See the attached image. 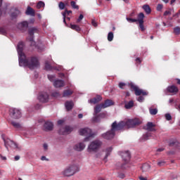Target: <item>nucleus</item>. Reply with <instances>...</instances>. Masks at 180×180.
I'll return each mask as SVG.
<instances>
[{"instance_id":"obj_28","label":"nucleus","mask_w":180,"mask_h":180,"mask_svg":"<svg viewBox=\"0 0 180 180\" xmlns=\"http://www.w3.org/2000/svg\"><path fill=\"white\" fill-rule=\"evenodd\" d=\"M70 29H72V30H75L76 32H81V27L77 25H70Z\"/></svg>"},{"instance_id":"obj_36","label":"nucleus","mask_w":180,"mask_h":180,"mask_svg":"<svg viewBox=\"0 0 180 180\" xmlns=\"http://www.w3.org/2000/svg\"><path fill=\"white\" fill-rule=\"evenodd\" d=\"M11 124H13V127H15V129H20L21 127V125L19 122H12Z\"/></svg>"},{"instance_id":"obj_16","label":"nucleus","mask_w":180,"mask_h":180,"mask_svg":"<svg viewBox=\"0 0 180 180\" xmlns=\"http://www.w3.org/2000/svg\"><path fill=\"white\" fill-rule=\"evenodd\" d=\"M122 158L125 162H129L130 161V153L129 152H125L122 154Z\"/></svg>"},{"instance_id":"obj_54","label":"nucleus","mask_w":180,"mask_h":180,"mask_svg":"<svg viewBox=\"0 0 180 180\" xmlns=\"http://www.w3.org/2000/svg\"><path fill=\"white\" fill-rule=\"evenodd\" d=\"M126 86V84L123 83V82H121L119 84V86L120 88H121V89H123V86Z\"/></svg>"},{"instance_id":"obj_39","label":"nucleus","mask_w":180,"mask_h":180,"mask_svg":"<svg viewBox=\"0 0 180 180\" xmlns=\"http://www.w3.org/2000/svg\"><path fill=\"white\" fill-rule=\"evenodd\" d=\"M45 70H46L47 71L51 70V66L50 65V63H49L48 61L45 63Z\"/></svg>"},{"instance_id":"obj_44","label":"nucleus","mask_w":180,"mask_h":180,"mask_svg":"<svg viewBox=\"0 0 180 180\" xmlns=\"http://www.w3.org/2000/svg\"><path fill=\"white\" fill-rule=\"evenodd\" d=\"M48 78H49V81L53 82V81H54V79H56V76L51 75H48Z\"/></svg>"},{"instance_id":"obj_12","label":"nucleus","mask_w":180,"mask_h":180,"mask_svg":"<svg viewBox=\"0 0 180 180\" xmlns=\"http://www.w3.org/2000/svg\"><path fill=\"white\" fill-rule=\"evenodd\" d=\"M85 148V143L83 142L79 143L74 146V150L76 151H82Z\"/></svg>"},{"instance_id":"obj_18","label":"nucleus","mask_w":180,"mask_h":180,"mask_svg":"<svg viewBox=\"0 0 180 180\" xmlns=\"http://www.w3.org/2000/svg\"><path fill=\"white\" fill-rule=\"evenodd\" d=\"M155 124H153V122H148L146 125V129L148 131H155Z\"/></svg>"},{"instance_id":"obj_22","label":"nucleus","mask_w":180,"mask_h":180,"mask_svg":"<svg viewBox=\"0 0 180 180\" xmlns=\"http://www.w3.org/2000/svg\"><path fill=\"white\" fill-rule=\"evenodd\" d=\"M25 13L26 15H29L30 16H34V10L30 6H28L27 11H25Z\"/></svg>"},{"instance_id":"obj_43","label":"nucleus","mask_w":180,"mask_h":180,"mask_svg":"<svg viewBox=\"0 0 180 180\" xmlns=\"http://www.w3.org/2000/svg\"><path fill=\"white\" fill-rule=\"evenodd\" d=\"M71 6L73 8V9H78V6L75 1H71Z\"/></svg>"},{"instance_id":"obj_57","label":"nucleus","mask_w":180,"mask_h":180,"mask_svg":"<svg viewBox=\"0 0 180 180\" xmlns=\"http://www.w3.org/2000/svg\"><path fill=\"white\" fill-rule=\"evenodd\" d=\"M63 123H64V120H58V124H63Z\"/></svg>"},{"instance_id":"obj_1","label":"nucleus","mask_w":180,"mask_h":180,"mask_svg":"<svg viewBox=\"0 0 180 180\" xmlns=\"http://www.w3.org/2000/svg\"><path fill=\"white\" fill-rule=\"evenodd\" d=\"M23 42H19L17 46V51L18 53V60L20 67H28L30 70H36L40 66V63L37 57H31L28 59L23 53Z\"/></svg>"},{"instance_id":"obj_58","label":"nucleus","mask_w":180,"mask_h":180,"mask_svg":"<svg viewBox=\"0 0 180 180\" xmlns=\"http://www.w3.org/2000/svg\"><path fill=\"white\" fill-rule=\"evenodd\" d=\"M44 150H47V148H49V145H47V143H44Z\"/></svg>"},{"instance_id":"obj_31","label":"nucleus","mask_w":180,"mask_h":180,"mask_svg":"<svg viewBox=\"0 0 180 180\" xmlns=\"http://www.w3.org/2000/svg\"><path fill=\"white\" fill-rule=\"evenodd\" d=\"M149 112H150V115H157V113H158V110L157 108H149Z\"/></svg>"},{"instance_id":"obj_62","label":"nucleus","mask_w":180,"mask_h":180,"mask_svg":"<svg viewBox=\"0 0 180 180\" xmlns=\"http://www.w3.org/2000/svg\"><path fill=\"white\" fill-rule=\"evenodd\" d=\"M139 179L140 180H147V178H144V177H143V176H139Z\"/></svg>"},{"instance_id":"obj_19","label":"nucleus","mask_w":180,"mask_h":180,"mask_svg":"<svg viewBox=\"0 0 180 180\" xmlns=\"http://www.w3.org/2000/svg\"><path fill=\"white\" fill-rule=\"evenodd\" d=\"M102 101V97L101 96H98L96 98H94L93 99H91L89 101V103H98V102H101Z\"/></svg>"},{"instance_id":"obj_6","label":"nucleus","mask_w":180,"mask_h":180,"mask_svg":"<svg viewBox=\"0 0 180 180\" xmlns=\"http://www.w3.org/2000/svg\"><path fill=\"white\" fill-rule=\"evenodd\" d=\"M77 165H70L62 172L63 176H72L77 172Z\"/></svg>"},{"instance_id":"obj_30","label":"nucleus","mask_w":180,"mask_h":180,"mask_svg":"<svg viewBox=\"0 0 180 180\" xmlns=\"http://www.w3.org/2000/svg\"><path fill=\"white\" fill-rule=\"evenodd\" d=\"M133 106H134V103L132 101H131L125 104L126 109H131V108H133Z\"/></svg>"},{"instance_id":"obj_42","label":"nucleus","mask_w":180,"mask_h":180,"mask_svg":"<svg viewBox=\"0 0 180 180\" xmlns=\"http://www.w3.org/2000/svg\"><path fill=\"white\" fill-rule=\"evenodd\" d=\"M127 20L129 23H134V22H137V19H133V18H127Z\"/></svg>"},{"instance_id":"obj_35","label":"nucleus","mask_w":180,"mask_h":180,"mask_svg":"<svg viewBox=\"0 0 180 180\" xmlns=\"http://www.w3.org/2000/svg\"><path fill=\"white\" fill-rule=\"evenodd\" d=\"M18 15H20V11H19V10H15V12L11 14V18L13 19L18 16Z\"/></svg>"},{"instance_id":"obj_27","label":"nucleus","mask_w":180,"mask_h":180,"mask_svg":"<svg viewBox=\"0 0 180 180\" xmlns=\"http://www.w3.org/2000/svg\"><path fill=\"white\" fill-rule=\"evenodd\" d=\"M71 95H72V91H71V90H66V91H64L63 96L64 98H67V97H68V96H70Z\"/></svg>"},{"instance_id":"obj_37","label":"nucleus","mask_w":180,"mask_h":180,"mask_svg":"<svg viewBox=\"0 0 180 180\" xmlns=\"http://www.w3.org/2000/svg\"><path fill=\"white\" fill-rule=\"evenodd\" d=\"M113 32H110L108 34V41H112L113 40Z\"/></svg>"},{"instance_id":"obj_38","label":"nucleus","mask_w":180,"mask_h":180,"mask_svg":"<svg viewBox=\"0 0 180 180\" xmlns=\"http://www.w3.org/2000/svg\"><path fill=\"white\" fill-rule=\"evenodd\" d=\"M44 2L43 1H39L37 5V9H40V8H44Z\"/></svg>"},{"instance_id":"obj_33","label":"nucleus","mask_w":180,"mask_h":180,"mask_svg":"<svg viewBox=\"0 0 180 180\" xmlns=\"http://www.w3.org/2000/svg\"><path fill=\"white\" fill-rule=\"evenodd\" d=\"M112 147H109L105 150V158H108L109 155H110V153H112Z\"/></svg>"},{"instance_id":"obj_51","label":"nucleus","mask_w":180,"mask_h":180,"mask_svg":"<svg viewBox=\"0 0 180 180\" xmlns=\"http://www.w3.org/2000/svg\"><path fill=\"white\" fill-rule=\"evenodd\" d=\"M83 19H84V15L82 14H81L79 15V18L77 19V23H79V21H81Z\"/></svg>"},{"instance_id":"obj_9","label":"nucleus","mask_w":180,"mask_h":180,"mask_svg":"<svg viewBox=\"0 0 180 180\" xmlns=\"http://www.w3.org/2000/svg\"><path fill=\"white\" fill-rule=\"evenodd\" d=\"M130 87L135 91V95H136V96H140V95H143L144 96L147 95V93L144 91V90L139 89L137 86L133 84V83H131Z\"/></svg>"},{"instance_id":"obj_14","label":"nucleus","mask_w":180,"mask_h":180,"mask_svg":"<svg viewBox=\"0 0 180 180\" xmlns=\"http://www.w3.org/2000/svg\"><path fill=\"white\" fill-rule=\"evenodd\" d=\"M53 86H55V88H61L64 86V81L60 79L55 80L53 82Z\"/></svg>"},{"instance_id":"obj_40","label":"nucleus","mask_w":180,"mask_h":180,"mask_svg":"<svg viewBox=\"0 0 180 180\" xmlns=\"http://www.w3.org/2000/svg\"><path fill=\"white\" fill-rule=\"evenodd\" d=\"M174 32L175 34H179L180 33V27H176L174 28Z\"/></svg>"},{"instance_id":"obj_13","label":"nucleus","mask_w":180,"mask_h":180,"mask_svg":"<svg viewBox=\"0 0 180 180\" xmlns=\"http://www.w3.org/2000/svg\"><path fill=\"white\" fill-rule=\"evenodd\" d=\"M18 27L20 30L27 29V27H29V22H27V21H23L18 25Z\"/></svg>"},{"instance_id":"obj_52","label":"nucleus","mask_w":180,"mask_h":180,"mask_svg":"<svg viewBox=\"0 0 180 180\" xmlns=\"http://www.w3.org/2000/svg\"><path fill=\"white\" fill-rule=\"evenodd\" d=\"M164 164H165V162H164V161H160V162H158V165L159 167H162V165H164Z\"/></svg>"},{"instance_id":"obj_47","label":"nucleus","mask_w":180,"mask_h":180,"mask_svg":"<svg viewBox=\"0 0 180 180\" xmlns=\"http://www.w3.org/2000/svg\"><path fill=\"white\" fill-rule=\"evenodd\" d=\"M139 27L142 32H144L145 28L144 25H143L144 22H139Z\"/></svg>"},{"instance_id":"obj_3","label":"nucleus","mask_w":180,"mask_h":180,"mask_svg":"<svg viewBox=\"0 0 180 180\" xmlns=\"http://www.w3.org/2000/svg\"><path fill=\"white\" fill-rule=\"evenodd\" d=\"M117 130H120L119 129V126L116 122H114L112 124L111 129L108 131L106 133L102 134V138L105 139V140H112L113 137H115V133L117 131Z\"/></svg>"},{"instance_id":"obj_21","label":"nucleus","mask_w":180,"mask_h":180,"mask_svg":"<svg viewBox=\"0 0 180 180\" xmlns=\"http://www.w3.org/2000/svg\"><path fill=\"white\" fill-rule=\"evenodd\" d=\"M113 105V101L112 100H106L104 103H102V108H109Z\"/></svg>"},{"instance_id":"obj_60","label":"nucleus","mask_w":180,"mask_h":180,"mask_svg":"<svg viewBox=\"0 0 180 180\" xmlns=\"http://www.w3.org/2000/svg\"><path fill=\"white\" fill-rule=\"evenodd\" d=\"M41 161H46V160H47V158H46V156H42L41 158Z\"/></svg>"},{"instance_id":"obj_20","label":"nucleus","mask_w":180,"mask_h":180,"mask_svg":"<svg viewBox=\"0 0 180 180\" xmlns=\"http://www.w3.org/2000/svg\"><path fill=\"white\" fill-rule=\"evenodd\" d=\"M44 127L46 130H52L53 129V122L50 121H46L44 124Z\"/></svg>"},{"instance_id":"obj_56","label":"nucleus","mask_w":180,"mask_h":180,"mask_svg":"<svg viewBox=\"0 0 180 180\" xmlns=\"http://www.w3.org/2000/svg\"><path fill=\"white\" fill-rule=\"evenodd\" d=\"M14 160L15 161H19V160H20V156L19 155L15 156Z\"/></svg>"},{"instance_id":"obj_25","label":"nucleus","mask_w":180,"mask_h":180,"mask_svg":"<svg viewBox=\"0 0 180 180\" xmlns=\"http://www.w3.org/2000/svg\"><path fill=\"white\" fill-rule=\"evenodd\" d=\"M102 109H105V108L102 107V104L97 105L94 108L95 113H99Z\"/></svg>"},{"instance_id":"obj_4","label":"nucleus","mask_w":180,"mask_h":180,"mask_svg":"<svg viewBox=\"0 0 180 180\" xmlns=\"http://www.w3.org/2000/svg\"><path fill=\"white\" fill-rule=\"evenodd\" d=\"M79 134L80 136H84L86 137L84 139V141H88L89 139H91V137H95V136L96 135V134L92 131L91 129H89L88 127L81 128L80 129H79Z\"/></svg>"},{"instance_id":"obj_55","label":"nucleus","mask_w":180,"mask_h":180,"mask_svg":"<svg viewBox=\"0 0 180 180\" xmlns=\"http://www.w3.org/2000/svg\"><path fill=\"white\" fill-rule=\"evenodd\" d=\"M168 15H171V11H166L165 13H164V16H167Z\"/></svg>"},{"instance_id":"obj_64","label":"nucleus","mask_w":180,"mask_h":180,"mask_svg":"<svg viewBox=\"0 0 180 180\" xmlns=\"http://www.w3.org/2000/svg\"><path fill=\"white\" fill-rule=\"evenodd\" d=\"M0 157H1V158L2 160H6V157L2 156V155H0Z\"/></svg>"},{"instance_id":"obj_45","label":"nucleus","mask_w":180,"mask_h":180,"mask_svg":"<svg viewBox=\"0 0 180 180\" xmlns=\"http://www.w3.org/2000/svg\"><path fill=\"white\" fill-rule=\"evenodd\" d=\"M64 8H65V5L64 4V3H63L62 1H60L59 3V8H60L61 10L64 9Z\"/></svg>"},{"instance_id":"obj_50","label":"nucleus","mask_w":180,"mask_h":180,"mask_svg":"<svg viewBox=\"0 0 180 180\" xmlns=\"http://www.w3.org/2000/svg\"><path fill=\"white\" fill-rule=\"evenodd\" d=\"M137 101H138V102H143V101H144V97H143V96H139V97L137 98Z\"/></svg>"},{"instance_id":"obj_61","label":"nucleus","mask_w":180,"mask_h":180,"mask_svg":"<svg viewBox=\"0 0 180 180\" xmlns=\"http://www.w3.org/2000/svg\"><path fill=\"white\" fill-rule=\"evenodd\" d=\"M78 117L79 119H82V117H84V115L82 114H79Z\"/></svg>"},{"instance_id":"obj_49","label":"nucleus","mask_w":180,"mask_h":180,"mask_svg":"<svg viewBox=\"0 0 180 180\" xmlns=\"http://www.w3.org/2000/svg\"><path fill=\"white\" fill-rule=\"evenodd\" d=\"M91 25H93L94 26V27H98V22H96V21L95 20H92Z\"/></svg>"},{"instance_id":"obj_24","label":"nucleus","mask_w":180,"mask_h":180,"mask_svg":"<svg viewBox=\"0 0 180 180\" xmlns=\"http://www.w3.org/2000/svg\"><path fill=\"white\" fill-rule=\"evenodd\" d=\"M142 8L148 15H150L151 13V8H150V6L143 5Z\"/></svg>"},{"instance_id":"obj_53","label":"nucleus","mask_w":180,"mask_h":180,"mask_svg":"<svg viewBox=\"0 0 180 180\" xmlns=\"http://www.w3.org/2000/svg\"><path fill=\"white\" fill-rule=\"evenodd\" d=\"M0 33L1 34H5V33H6V31L4 28H0Z\"/></svg>"},{"instance_id":"obj_48","label":"nucleus","mask_w":180,"mask_h":180,"mask_svg":"<svg viewBox=\"0 0 180 180\" xmlns=\"http://www.w3.org/2000/svg\"><path fill=\"white\" fill-rule=\"evenodd\" d=\"M60 96V93L55 91L52 94V96H53L54 98H58V96Z\"/></svg>"},{"instance_id":"obj_59","label":"nucleus","mask_w":180,"mask_h":180,"mask_svg":"<svg viewBox=\"0 0 180 180\" xmlns=\"http://www.w3.org/2000/svg\"><path fill=\"white\" fill-rule=\"evenodd\" d=\"M176 2V0H171L170 1V5H174Z\"/></svg>"},{"instance_id":"obj_63","label":"nucleus","mask_w":180,"mask_h":180,"mask_svg":"<svg viewBox=\"0 0 180 180\" xmlns=\"http://www.w3.org/2000/svg\"><path fill=\"white\" fill-rule=\"evenodd\" d=\"M163 150H164V148H158L157 150V151H158V153H161Z\"/></svg>"},{"instance_id":"obj_26","label":"nucleus","mask_w":180,"mask_h":180,"mask_svg":"<svg viewBox=\"0 0 180 180\" xmlns=\"http://www.w3.org/2000/svg\"><path fill=\"white\" fill-rule=\"evenodd\" d=\"M142 171L143 172H147V171H150V165L148 164H144L142 165Z\"/></svg>"},{"instance_id":"obj_2","label":"nucleus","mask_w":180,"mask_h":180,"mask_svg":"<svg viewBox=\"0 0 180 180\" xmlns=\"http://www.w3.org/2000/svg\"><path fill=\"white\" fill-rule=\"evenodd\" d=\"M141 121L140 120L136 118L133 120H125L124 121H121L119 124H117L118 126V129L120 130H122V129H132L133 127H136V126H139L141 124Z\"/></svg>"},{"instance_id":"obj_11","label":"nucleus","mask_w":180,"mask_h":180,"mask_svg":"<svg viewBox=\"0 0 180 180\" xmlns=\"http://www.w3.org/2000/svg\"><path fill=\"white\" fill-rule=\"evenodd\" d=\"M72 130H74V129L70 126H66L65 128H62L60 129L59 133L60 134H70V133H71V131H72Z\"/></svg>"},{"instance_id":"obj_5","label":"nucleus","mask_w":180,"mask_h":180,"mask_svg":"<svg viewBox=\"0 0 180 180\" xmlns=\"http://www.w3.org/2000/svg\"><path fill=\"white\" fill-rule=\"evenodd\" d=\"M102 147V141L99 140H95L90 143L88 146L89 153H92V151L96 152Z\"/></svg>"},{"instance_id":"obj_15","label":"nucleus","mask_w":180,"mask_h":180,"mask_svg":"<svg viewBox=\"0 0 180 180\" xmlns=\"http://www.w3.org/2000/svg\"><path fill=\"white\" fill-rule=\"evenodd\" d=\"M167 91L170 94H173V95H175V94H176L178 92V87L172 85V86L167 87Z\"/></svg>"},{"instance_id":"obj_7","label":"nucleus","mask_w":180,"mask_h":180,"mask_svg":"<svg viewBox=\"0 0 180 180\" xmlns=\"http://www.w3.org/2000/svg\"><path fill=\"white\" fill-rule=\"evenodd\" d=\"M5 146L7 150H9V147L13 150H19V146L13 141L11 139H4Z\"/></svg>"},{"instance_id":"obj_10","label":"nucleus","mask_w":180,"mask_h":180,"mask_svg":"<svg viewBox=\"0 0 180 180\" xmlns=\"http://www.w3.org/2000/svg\"><path fill=\"white\" fill-rule=\"evenodd\" d=\"M38 99L42 103H46V102H49V94L46 92L40 93Z\"/></svg>"},{"instance_id":"obj_41","label":"nucleus","mask_w":180,"mask_h":180,"mask_svg":"<svg viewBox=\"0 0 180 180\" xmlns=\"http://www.w3.org/2000/svg\"><path fill=\"white\" fill-rule=\"evenodd\" d=\"M165 117L166 120H172V117L171 116V114H169V113L165 114Z\"/></svg>"},{"instance_id":"obj_32","label":"nucleus","mask_w":180,"mask_h":180,"mask_svg":"<svg viewBox=\"0 0 180 180\" xmlns=\"http://www.w3.org/2000/svg\"><path fill=\"white\" fill-rule=\"evenodd\" d=\"M150 137H151V133H147L142 136V140L143 141H146V140H148Z\"/></svg>"},{"instance_id":"obj_34","label":"nucleus","mask_w":180,"mask_h":180,"mask_svg":"<svg viewBox=\"0 0 180 180\" xmlns=\"http://www.w3.org/2000/svg\"><path fill=\"white\" fill-rule=\"evenodd\" d=\"M36 32H37V28H30L29 30V34H30L31 36H33V34H34V33H36Z\"/></svg>"},{"instance_id":"obj_8","label":"nucleus","mask_w":180,"mask_h":180,"mask_svg":"<svg viewBox=\"0 0 180 180\" xmlns=\"http://www.w3.org/2000/svg\"><path fill=\"white\" fill-rule=\"evenodd\" d=\"M10 115L13 119H20L22 117V112L18 108L10 109Z\"/></svg>"},{"instance_id":"obj_46","label":"nucleus","mask_w":180,"mask_h":180,"mask_svg":"<svg viewBox=\"0 0 180 180\" xmlns=\"http://www.w3.org/2000/svg\"><path fill=\"white\" fill-rule=\"evenodd\" d=\"M162 8H164V6L162 4H158L157 6V11L160 12L162 10Z\"/></svg>"},{"instance_id":"obj_23","label":"nucleus","mask_w":180,"mask_h":180,"mask_svg":"<svg viewBox=\"0 0 180 180\" xmlns=\"http://www.w3.org/2000/svg\"><path fill=\"white\" fill-rule=\"evenodd\" d=\"M136 20L139 23H144V13H140L138 15V19H136Z\"/></svg>"},{"instance_id":"obj_17","label":"nucleus","mask_w":180,"mask_h":180,"mask_svg":"<svg viewBox=\"0 0 180 180\" xmlns=\"http://www.w3.org/2000/svg\"><path fill=\"white\" fill-rule=\"evenodd\" d=\"M65 109L68 110H71L72 108H74V102L72 101H66L65 103Z\"/></svg>"},{"instance_id":"obj_29","label":"nucleus","mask_w":180,"mask_h":180,"mask_svg":"<svg viewBox=\"0 0 180 180\" xmlns=\"http://www.w3.org/2000/svg\"><path fill=\"white\" fill-rule=\"evenodd\" d=\"M70 13H72L71 11H65V12L63 13L62 15L63 16V22L67 26V22H65V15H70Z\"/></svg>"}]
</instances>
